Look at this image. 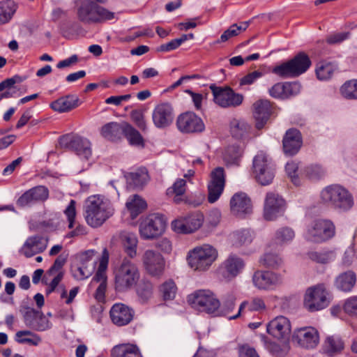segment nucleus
Returning <instances> with one entry per match:
<instances>
[{
  "mask_svg": "<svg viewBox=\"0 0 357 357\" xmlns=\"http://www.w3.org/2000/svg\"><path fill=\"white\" fill-rule=\"evenodd\" d=\"M113 275L114 289L120 293L128 292L136 287L140 278L137 264L128 258L114 266Z\"/></svg>",
  "mask_w": 357,
  "mask_h": 357,
  "instance_id": "obj_1",
  "label": "nucleus"
},
{
  "mask_svg": "<svg viewBox=\"0 0 357 357\" xmlns=\"http://www.w3.org/2000/svg\"><path fill=\"white\" fill-rule=\"evenodd\" d=\"M113 213L114 210L109 203L100 195L90 196L85 201V220L92 227L101 226Z\"/></svg>",
  "mask_w": 357,
  "mask_h": 357,
  "instance_id": "obj_2",
  "label": "nucleus"
},
{
  "mask_svg": "<svg viewBox=\"0 0 357 357\" xmlns=\"http://www.w3.org/2000/svg\"><path fill=\"white\" fill-rule=\"evenodd\" d=\"M77 20L85 24H103L112 20L115 13L91 0H85L76 8Z\"/></svg>",
  "mask_w": 357,
  "mask_h": 357,
  "instance_id": "obj_3",
  "label": "nucleus"
},
{
  "mask_svg": "<svg viewBox=\"0 0 357 357\" xmlns=\"http://www.w3.org/2000/svg\"><path fill=\"white\" fill-rule=\"evenodd\" d=\"M322 202L335 208L347 211L354 205V199L349 192L340 185H331L322 190Z\"/></svg>",
  "mask_w": 357,
  "mask_h": 357,
  "instance_id": "obj_4",
  "label": "nucleus"
},
{
  "mask_svg": "<svg viewBox=\"0 0 357 357\" xmlns=\"http://www.w3.org/2000/svg\"><path fill=\"white\" fill-rule=\"evenodd\" d=\"M218 255L217 250L209 244L197 246L188 253V264L195 271H205L215 261Z\"/></svg>",
  "mask_w": 357,
  "mask_h": 357,
  "instance_id": "obj_5",
  "label": "nucleus"
},
{
  "mask_svg": "<svg viewBox=\"0 0 357 357\" xmlns=\"http://www.w3.org/2000/svg\"><path fill=\"white\" fill-rule=\"evenodd\" d=\"M187 301L194 309L215 317L220 307V301L209 289H199L188 296Z\"/></svg>",
  "mask_w": 357,
  "mask_h": 357,
  "instance_id": "obj_6",
  "label": "nucleus"
},
{
  "mask_svg": "<svg viewBox=\"0 0 357 357\" xmlns=\"http://www.w3.org/2000/svg\"><path fill=\"white\" fill-rule=\"evenodd\" d=\"M331 303V295L324 284H317L307 288L305 291L303 305L314 312L327 307Z\"/></svg>",
  "mask_w": 357,
  "mask_h": 357,
  "instance_id": "obj_7",
  "label": "nucleus"
},
{
  "mask_svg": "<svg viewBox=\"0 0 357 357\" xmlns=\"http://www.w3.org/2000/svg\"><path fill=\"white\" fill-rule=\"evenodd\" d=\"M311 65L309 56L300 52L290 61L275 66L273 73L284 78L296 77L307 71Z\"/></svg>",
  "mask_w": 357,
  "mask_h": 357,
  "instance_id": "obj_8",
  "label": "nucleus"
},
{
  "mask_svg": "<svg viewBox=\"0 0 357 357\" xmlns=\"http://www.w3.org/2000/svg\"><path fill=\"white\" fill-rule=\"evenodd\" d=\"M253 173L257 181L262 185L270 184L274 176V168L267 155L259 152L253 159Z\"/></svg>",
  "mask_w": 357,
  "mask_h": 357,
  "instance_id": "obj_9",
  "label": "nucleus"
},
{
  "mask_svg": "<svg viewBox=\"0 0 357 357\" xmlns=\"http://www.w3.org/2000/svg\"><path fill=\"white\" fill-rule=\"evenodd\" d=\"M166 227V221L160 214H151L142 220L139 231L143 239H152L162 233Z\"/></svg>",
  "mask_w": 357,
  "mask_h": 357,
  "instance_id": "obj_10",
  "label": "nucleus"
},
{
  "mask_svg": "<svg viewBox=\"0 0 357 357\" xmlns=\"http://www.w3.org/2000/svg\"><path fill=\"white\" fill-rule=\"evenodd\" d=\"M335 234V227L332 221L318 220L308 227L307 238L313 242L320 243L331 238Z\"/></svg>",
  "mask_w": 357,
  "mask_h": 357,
  "instance_id": "obj_11",
  "label": "nucleus"
},
{
  "mask_svg": "<svg viewBox=\"0 0 357 357\" xmlns=\"http://www.w3.org/2000/svg\"><path fill=\"white\" fill-rule=\"evenodd\" d=\"M214 102L221 107H236L239 106L243 96L235 93L230 87H218L213 84L210 86Z\"/></svg>",
  "mask_w": 357,
  "mask_h": 357,
  "instance_id": "obj_12",
  "label": "nucleus"
},
{
  "mask_svg": "<svg viewBox=\"0 0 357 357\" xmlns=\"http://www.w3.org/2000/svg\"><path fill=\"white\" fill-rule=\"evenodd\" d=\"M109 261V252L106 248L102 251L100 259L98 268L92 278L91 286H95L98 284L95 293V298L98 301H102L105 299L107 289V274L106 270Z\"/></svg>",
  "mask_w": 357,
  "mask_h": 357,
  "instance_id": "obj_13",
  "label": "nucleus"
},
{
  "mask_svg": "<svg viewBox=\"0 0 357 357\" xmlns=\"http://www.w3.org/2000/svg\"><path fill=\"white\" fill-rule=\"evenodd\" d=\"M225 174L223 167H216L211 173V180L208 184V201L215 203L222 195L225 185Z\"/></svg>",
  "mask_w": 357,
  "mask_h": 357,
  "instance_id": "obj_14",
  "label": "nucleus"
},
{
  "mask_svg": "<svg viewBox=\"0 0 357 357\" xmlns=\"http://www.w3.org/2000/svg\"><path fill=\"white\" fill-rule=\"evenodd\" d=\"M204 215L201 213H195L185 218L174 220L172 227L174 231L181 234L195 232L202 225Z\"/></svg>",
  "mask_w": 357,
  "mask_h": 357,
  "instance_id": "obj_15",
  "label": "nucleus"
},
{
  "mask_svg": "<svg viewBox=\"0 0 357 357\" xmlns=\"http://www.w3.org/2000/svg\"><path fill=\"white\" fill-rule=\"evenodd\" d=\"M176 126L183 133L201 132L205 128L202 119L190 112L180 114L176 120Z\"/></svg>",
  "mask_w": 357,
  "mask_h": 357,
  "instance_id": "obj_16",
  "label": "nucleus"
},
{
  "mask_svg": "<svg viewBox=\"0 0 357 357\" xmlns=\"http://www.w3.org/2000/svg\"><path fill=\"white\" fill-rule=\"evenodd\" d=\"M284 205V200L279 195L268 192L264 201V218L269 221L275 220L283 214Z\"/></svg>",
  "mask_w": 357,
  "mask_h": 357,
  "instance_id": "obj_17",
  "label": "nucleus"
},
{
  "mask_svg": "<svg viewBox=\"0 0 357 357\" xmlns=\"http://www.w3.org/2000/svg\"><path fill=\"white\" fill-rule=\"evenodd\" d=\"M59 142L61 145L73 149L79 156L85 160H88L91 156V143L85 138L63 135L60 138Z\"/></svg>",
  "mask_w": 357,
  "mask_h": 357,
  "instance_id": "obj_18",
  "label": "nucleus"
},
{
  "mask_svg": "<svg viewBox=\"0 0 357 357\" xmlns=\"http://www.w3.org/2000/svg\"><path fill=\"white\" fill-rule=\"evenodd\" d=\"M245 265L242 258L236 255L231 254L220 266V274L227 281H230L242 272Z\"/></svg>",
  "mask_w": 357,
  "mask_h": 357,
  "instance_id": "obj_19",
  "label": "nucleus"
},
{
  "mask_svg": "<svg viewBox=\"0 0 357 357\" xmlns=\"http://www.w3.org/2000/svg\"><path fill=\"white\" fill-rule=\"evenodd\" d=\"M142 263L145 270L150 275H161L165 269V261L163 257L153 250H146L142 255Z\"/></svg>",
  "mask_w": 357,
  "mask_h": 357,
  "instance_id": "obj_20",
  "label": "nucleus"
},
{
  "mask_svg": "<svg viewBox=\"0 0 357 357\" xmlns=\"http://www.w3.org/2000/svg\"><path fill=\"white\" fill-rule=\"evenodd\" d=\"M48 197V189L45 186L38 185L24 192L17 200V205L20 207L30 206L45 202Z\"/></svg>",
  "mask_w": 357,
  "mask_h": 357,
  "instance_id": "obj_21",
  "label": "nucleus"
},
{
  "mask_svg": "<svg viewBox=\"0 0 357 357\" xmlns=\"http://www.w3.org/2000/svg\"><path fill=\"white\" fill-rule=\"evenodd\" d=\"M231 213L238 217L243 218L252 211V204L248 195L243 192L235 193L229 202Z\"/></svg>",
  "mask_w": 357,
  "mask_h": 357,
  "instance_id": "obj_22",
  "label": "nucleus"
},
{
  "mask_svg": "<svg viewBox=\"0 0 357 357\" xmlns=\"http://www.w3.org/2000/svg\"><path fill=\"white\" fill-rule=\"evenodd\" d=\"M293 338L301 347L305 349H313L319 342L318 331L313 327H303L294 331Z\"/></svg>",
  "mask_w": 357,
  "mask_h": 357,
  "instance_id": "obj_23",
  "label": "nucleus"
},
{
  "mask_svg": "<svg viewBox=\"0 0 357 357\" xmlns=\"http://www.w3.org/2000/svg\"><path fill=\"white\" fill-rule=\"evenodd\" d=\"M266 331L278 340H287L291 333V324L287 317L279 316L268 324Z\"/></svg>",
  "mask_w": 357,
  "mask_h": 357,
  "instance_id": "obj_24",
  "label": "nucleus"
},
{
  "mask_svg": "<svg viewBox=\"0 0 357 357\" xmlns=\"http://www.w3.org/2000/svg\"><path fill=\"white\" fill-rule=\"evenodd\" d=\"M134 314L135 312L131 307L121 303L113 305L109 311L112 323L118 326L128 325L132 320Z\"/></svg>",
  "mask_w": 357,
  "mask_h": 357,
  "instance_id": "obj_25",
  "label": "nucleus"
},
{
  "mask_svg": "<svg viewBox=\"0 0 357 357\" xmlns=\"http://www.w3.org/2000/svg\"><path fill=\"white\" fill-rule=\"evenodd\" d=\"M280 282V276L271 271H257L252 275V283L259 289H271Z\"/></svg>",
  "mask_w": 357,
  "mask_h": 357,
  "instance_id": "obj_26",
  "label": "nucleus"
},
{
  "mask_svg": "<svg viewBox=\"0 0 357 357\" xmlns=\"http://www.w3.org/2000/svg\"><path fill=\"white\" fill-rule=\"evenodd\" d=\"M152 119L154 125L158 128H165L173 121V109L169 103L157 105L153 111Z\"/></svg>",
  "mask_w": 357,
  "mask_h": 357,
  "instance_id": "obj_27",
  "label": "nucleus"
},
{
  "mask_svg": "<svg viewBox=\"0 0 357 357\" xmlns=\"http://www.w3.org/2000/svg\"><path fill=\"white\" fill-rule=\"evenodd\" d=\"M303 144L300 131L296 128L287 130L282 140L283 151L286 155H294L300 150Z\"/></svg>",
  "mask_w": 357,
  "mask_h": 357,
  "instance_id": "obj_28",
  "label": "nucleus"
},
{
  "mask_svg": "<svg viewBox=\"0 0 357 357\" xmlns=\"http://www.w3.org/2000/svg\"><path fill=\"white\" fill-rule=\"evenodd\" d=\"M256 128L261 129L268 121L271 113V105L268 100H259L253 104Z\"/></svg>",
  "mask_w": 357,
  "mask_h": 357,
  "instance_id": "obj_29",
  "label": "nucleus"
},
{
  "mask_svg": "<svg viewBox=\"0 0 357 357\" xmlns=\"http://www.w3.org/2000/svg\"><path fill=\"white\" fill-rule=\"evenodd\" d=\"M47 245V241L43 237L35 236L27 238L23 245L21 252L26 257H31L43 252Z\"/></svg>",
  "mask_w": 357,
  "mask_h": 357,
  "instance_id": "obj_30",
  "label": "nucleus"
},
{
  "mask_svg": "<svg viewBox=\"0 0 357 357\" xmlns=\"http://www.w3.org/2000/svg\"><path fill=\"white\" fill-rule=\"evenodd\" d=\"M80 105V100L76 95H68L61 97L50 104V107L59 113L68 112Z\"/></svg>",
  "mask_w": 357,
  "mask_h": 357,
  "instance_id": "obj_31",
  "label": "nucleus"
},
{
  "mask_svg": "<svg viewBox=\"0 0 357 357\" xmlns=\"http://www.w3.org/2000/svg\"><path fill=\"white\" fill-rule=\"evenodd\" d=\"M111 357H143L137 344L123 343L115 345L110 351Z\"/></svg>",
  "mask_w": 357,
  "mask_h": 357,
  "instance_id": "obj_32",
  "label": "nucleus"
},
{
  "mask_svg": "<svg viewBox=\"0 0 357 357\" xmlns=\"http://www.w3.org/2000/svg\"><path fill=\"white\" fill-rule=\"evenodd\" d=\"M119 238L123 245L125 252L131 259L137 256L138 239L136 234L123 231L119 233Z\"/></svg>",
  "mask_w": 357,
  "mask_h": 357,
  "instance_id": "obj_33",
  "label": "nucleus"
},
{
  "mask_svg": "<svg viewBox=\"0 0 357 357\" xmlns=\"http://www.w3.org/2000/svg\"><path fill=\"white\" fill-rule=\"evenodd\" d=\"M124 122L119 123L110 122L104 125L100 130L101 135L110 141H116L121 139L123 134Z\"/></svg>",
  "mask_w": 357,
  "mask_h": 357,
  "instance_id": "obj_34",
  "label": "nucleus"
},
{
  "mask_svg": "<svg viewBox=\"0 0 357 357\" xmlns=\"http://www.w3.org/2000/svg\"><path fill=\"white\" fill-rule=\"evenodd\" d=\"M356 275L354 272L348 271L340 274L335 279V287L343 291H349L354 287Z\"/></svg>",
  "mask_w": 357,
  "mask_h": 357,
  "instance_id": "obj_35",
  "label": "nucleus"
},
{
  "mask_svg": "<svg viewBox=\"0 0 357 357\" xmlns=\"http://www.w3.org/2000/svg\"><path fill=\"white\" fill-rule=\"evenodd\" d=\"M230 241L233 246L241 248L250 244L253 239V236L250 230L241 229L234 231L230 235Z\"/></svg>",
  "mask_w": 357,
  "mask_h": 357,
  "instance_id": "obj_36",
  "label": "nucleus"
},
{
  "mask_svg": "<svg viewBox=\"0 0 357 357\" xmlns=\"http://www.w3.org/2000/svg\"><path fill=\"white\" fill-rule=\"evenodd\" d=\"M146 202L137 195L131 196L126 202V207L133 220L146 208Z\"/></svg>",
  "mask_w": 357,
  "mask_h": 357,
  "instance_id": "obj_37",
  "label": "nucleus"
},
{
  "mask_svg": "<svg viewBox=\"0 0 357 357\" xmlns=\"http://www.w3.org/2000/svg\"><path fill=\"white\" fill-rule=\"evenodd\" d=\"M17 8V5L12 0L0 1V24L10 22Z\"/></svg>",
  "mask_w": 357,
  "mask_h": 357,
  "instance_id": "obj_38",
  "label": "nucleus"
},
{
  "mask_svg": "<svg viewBox=\"0 0 357 357\" xmlns=\"http://www.w3.org/2000/svg\"><path fill=\"white\" fill-rule=\"evenodd\" d=\"M127 183L133 187H141L149 179V174L145 168L139 169L135 172H130L126 176Z\"/></svg>",
  "mask_w": 357,
  "mask_h": 357,
  "instance_id": "obj_39",
  "label": "nucleus"
},
{
  "mask_svg": "<svg viewBox=\"0 0 357 357\" xmlns=\"http://www.w3.org/2000/svg\"><path fill=\"white\" fill-rule=\"evenodd\" d=\"M248 308L249 311H260L266 309V305L264 300L261 298L256 297L250 301H243L238 310L237 314L231 317V319H237L240 317L243 309Z\"/></svg>",
  "mask_w": 357,
  "mask_h": 357,
  "instance_id": "obj_40",
  "label": "nucleus"
},
{
  "mask_svg": "<svg viewBox=\"0 0 357 357\" xmlns=\"http://www.w3.org/2000/svg\"><path fill=\"white\" fill-rule=\"evenodd\" d=\"M249 26V22H241L239 24H233L221 35L217 43H225L229 38L239 35L245 31Z\"/></svg>",
  "mask_w": 357,
  "mask_h": 357,
  "instance_id": "obj_41",
  "label": "nucleus"
},
{
  "mask_svg": "<svg viewBox=\"0 0 357 357\" xmlns=\"http://www.w3.org/2000/svg\"><path fill=\"white\" fill-rule=\"evenodd\" d=\"M250 126L242 119H233L230 123V132L235 138L240 139L244 137L250 130Z\"/></svg>",
  "mask_w": 357,
  "mask_h": 357,
  "instance_id": "obj_42",
  "label": "nucleus"
},
{
  "mask_svg": "<svg viewBox=\"0 0 357 357\" xmlns=\"http://www.w3.org/2000/svg\"><path fill=\"white\" fill-rule=\"evenodd\" d=\"M136 286V293L142 302H146L152 297L153 286L151 282L142 280Z\"/></svg>",
  "mask_w": 357,
  "mask_h": 357,
  "instance_id": "obj_43",
  "label": "nucleus"
},
{
  "mask_svg": "<svg viewBox=\"0 0 357 357\" xmlns=\"http://www.w3.org/2000/svg\"><path fill=\"white\" fill-rule=\"evenodd\" d=\"M123 134L131 145L144 146L141 134L129 123L124 122Z\"/></svg>",
  "mask_w": 357,
  "mask_h": 357,
  "instance_id": "obj_44",
  "label": "nucleus"
},
{
  "mask_svg": "<svg viewBox=\"0 0 357 357\" xmlns=\"http://www.w3.org/2000/svg\"><path fill=\"white\" fill-rule=\"evenodd\" d=\"M294 237L295 233L291 228L282 227L275 231L274 241L275 244L284 245L289 243Z\"/></svg>",
  "mask_w": 357,
  "mask_h": 357,
  "instance_id": "obj_45",
  "label": "nucleus"
},
{
  "mask_svg": "<svg viewBox=\"0 0 357 357\" xmlns=\"http://www.w3.org/2000/svg\"><path fill=\"white\" fill-rule=\"evenodd\" d=\"M344 349V342L342 339L337 336H329L326 338L324 343V350L326 353L332 356L340 352Z\"/></svg>",
  "mask_w": 357,
  "mask_h": 357,
  "instance_id": "obj_46",
  "label": "nucleus"
},
{
  "mask_svg": "<svg viewBox=\"0 0 357 357\" xmlns=\"http://www.w3.org/2000/svg\"><path fill=\"white\" fill-rule=\"evenodd\" d=\"M236 298L232 294H229L226 296L223 301L222 306L220 305L217 313H215V317L225 316L227 317L229 319H231L230 317V313L233 311L235 307Z\"/></svg>",
  "mask_w": 357,
  "mask_h": 357,
  "instance_id": "obj_47",
  "label": "nucleus"
},
{
  "mask_svg": "<svg viewBox=\"0 0 357 357\" xmlns=\"http://www.w3.org/2000/svg\"><path fill=\"white\" fill-rule=\"evenodd\" d=\"M336 67L332 63L321 61L317 65L316 75L319 79L327 80L333 76Z\"/></svg>",
  "mask_w": 357,
  "mask_h": 357,
  "instance_id": "obj_48",
  "label": "nucleus"
},
{
  "mask_svg": "<svg viewBox=\"0 0 357 357\" xmlns=\"http://www.w3.org/2000/svg\"><path fill=\"white\" fill-rule=\"evenodd\" d=\"M342 96L349 100H357V79L347 81L340 88Z\"/></svg>",
  "mask_w": 357,
  "mask_h": 357,
  "instance_id": "obj_49",
  "label": "nucleus"
},
{
  "mask_svg": "<svg viewBox=\"0 0 357 357\" xmlns=\"http://www.w3.org/2000/svg\"><path fill=\"white\" fill-rule=\"evenodd\" d=\"M259 262L267 268H278L282 264L283 261L277 254L266 252L261 257Z\"/></svg>",
  "mask_w": 357,
  "mask_h": 357,
  "instance_id": "obj_50",
  "label": "nucleus"
},
{
  "mask_svg": "<svg viewBox=\"0 0 357 357\" xmlns=\"http://www.w3.org/2000/svg\"><path fill=\"white\" fill-rule=\"evenodd\" d=\"M241 151L237 146H228L224 153L223 159L227 165H238Z\"/></svg>",
  "mask_w": 357,
  "mask_h": 357,
  "instance_id": "obj_51",
  "label": "nucleus"
},
{
  "mask_svg": "<svg viewBox=\"0 0 357 357\" xmlns=\"http://www.w3.org/2000/svg\"><path fill=\"white\" fill-rule=\"evenodd\" d=\"M308 257L317 263L326 264L333 260L335 255L333 251H323V252H310L307 253Z\"/></svg>",
  "mask_w": 357,
  "mask_h": 357,
  "instance_id": "obj_52",
  "label": "nucleus"
},
{
  "mask_svg": "<svg viewBox=\"0 0 357 357\" xmlns=\"http://www.w3.org/2000/svg\"><path fill=\"white\" fill-rule=\"evenodd\" d=\"M177 287L172 280L164 282L160 287V291L165 301L173 300L176 294Z\"/></svg>",
  "mask_w": 357,
  "mask_h": 357,
  "instance_id": "obj_53",
  "label": "nucleus"
},
{
  "mask_svg": "<svg viewBox=\"0 0 357 357\" xmlns=\"http://www.w3.org/2000/svg\"><path fill=\"white\" fill-rule=\"evenodd\" d=\"M52 326V323L44 315V314L40 311L38 313V317L36 322H33V325L31 328L37 331H45L50 329Z\"/></svg>",
  "mask_w": 357,
  "mask_h": 357,
  "instance_id": "obj_54",
  "label": "nucleus"
},
{
  "mask_svg": "<svg viewBox=\"0 0 357 357\" xmlns=\"http://www.w3.org/2000/svg\"><path fill=\"white\" fill-rule=\"evenodd\" d=\"M39 312L40 311L29 307L24 308L23 318L24 321L27 326L32 328L33 322H36L38 317Z\"/></svg>",
  "mask_w": 357,
  "mask_h": 357,
  "instance_id": "obj_55",
  "label": "nucleus"
},
{
  "mask_svg": "<svg viewBox=\"0 0 357 357\" xmlns=\"http://www.w3.org/2000/svg\"><path fill=\"white\" fill-rule=\"evenodd\" d=\"M130 117L135 125L142 131L146 130V123L144 115L141 110L135 109L130 113Z\"/></svg>",
  "mask_w": 357,
  "mask_h": 357,
  "instance_id": "obj_56",
  "label": "nucleus"
},
{
  "mask_svg": "<svg viewBox=\"0 0 357 357\" xmlns=\"http://www.w3.org/2000/svg\"><path fill=\"white\" fill-rule=\"evenodd\" d=\"M76 202L75 200H70L68 206L64 211V214L67 217L68 221V228L72 229L75 224V217H76V209H75Z\"/></svg>",
  "mask_w": 357,
  "mask_h": 357,
  "instance_id": "obj_57",
  "label": "nucleus"
},
{
  "mask_svg": "<svg viewBox=\"0 0 357 357\" xmlns=\"http://www.w3.org/2000/svg\"><path fill=\"white\" fill-rule=\"evenodd\" d=\"M301 84L298 82H284V99L298 95L301 91Z\"/></svg>",
  "mask_w": 357,
  "mask_h": 357,
  "instance_id": "obj_58",
  "label": "nucleus"
},
{
  "mask_svg": "<svg viewBox=\"0 0 357 357\" xmlns=\"http://www.w3.org/2000/svg\"><path fill=\"white\" fill-rule=\"evenodd\" d=\"M186 190V181L183 178L177 179L171 188L167 190V195H183Z\"/></svg>",
  "mask_w": 357,
  "mask_h": 357,
  "instance_id": "obj_59",
  "label": "nucleus"
},
{
  "mask_svg": "<svg viewBox=\"0 0 357 357\" xmlns=\"http://www.w3.org/2000/svg\"><path fill=\"white\" fill-rule=\"evenodd\" d=\"M95 263L96 262L93 261L89 266L82 264L81 266L77 268V273L75 274V277L79 280H83L89 277L93 272Z\"/></svg>",
  "mask_w": 357,
  "mask_h": 357,
  "instance_id": "obj_60",
  "label": "nucleus"
},
{
  "mask_svg": "<svg viewBox=\"0 0 357 357\" xmlns=\"http://www.w3.org/2000/svg\"><path fill=\"white\" fill-rule=\"evenodd\" d=\"M95 263L96 262L93 261L89 266L82 264L81 266L77 268V273L75 274V277L79 280H83L89 277L93 272Z\"/></svg>",
  "mask_w": 357,
  "mask_h": 357,
  "instance_id": "obj_61",
  "label": "nucleus"
},
{
  "mask_svg": "<svg viewBox=\"0 0 357 357\" xmlns=\"http://www.w3.org/2000/svg\"><path fill=\"white\" fill-rule=\"evenodd\" d=\"M343 309L347 314L357 316V296L348 298L344 304Z\"/></svg>",
  "mask_w": 357,
  "mask_h": 357,
  "instance_id": "obj_62",
  "label": "nucleus"
},
{
  "mask_svg": "<svg viewBox=\"0 0 357 357\" xmlns=\"http://www.w3.org/2000/svg\"><path fill=\"white\" fill-rule=\"evenodd\" d=\"M263 75V73L259 70L250 73L240 79V85H250L253 84L256 80L261 77Z\"/></svg>",
  "mask_w": 357,
  "mask_h": 357,
  "instance_id": "obj_63",
  "label": "nucleus"
},
{
  "mask_svg": "<svg viewBox=\"0 0 357 357\" xmlns=\"http://www.w3.org/2000/svg\"><path fill=\"white\" fill-rule=\"evenodd\" d=\"M285 169L288 176L291 178L292 182L295 185H298V178L296 174L298 169V163L295 162H287L285 167Z\"/></svg>",
  "mask_w": 357,
  "mask_h": 357,
  "instance_id": "obj_64",
  "label": "nucleus"
}]
</instances>
